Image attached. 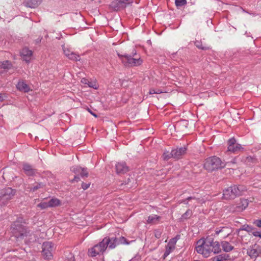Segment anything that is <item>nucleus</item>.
<instances>
[{
	"instance_id": "f257e3e1",
	"label": "nucleus",
	"mask_w": 261,
	"mask_h": 261,
	"mask_svg": "<svg viewBox=\"0 0 261 261\" xmlns=\"http://www.w3.org/2000/svg\"><path fill=\"white\" fill-rule=\"evenodd\" d=\"M212 243H213L212 238L200 239L196 242L195 250L198 253L202 255L203 257H207L212 253V250H211Z\"/></svg>"
},
{
	"instance_id": "f03ea898",
	"label": "nucleus",
	"mask_w": 261,
	"mask_h": 261,
	"mask_svg": "<svg viewBox=\"0 0 261 261\" xmlns=\"http://www.w3.org/2000/svg\"><path fill=\"white\" fill-rule=\"evenodd\" d=\"M226 166V163L222 161L218 157L213 156L207 158L204 163V168L208 171L223 168Z\"/></svg>"
},
{
	"instance_id": "7ed1b4c3",
	"label": "nucleus",
	"mask_w": 261,
	"mask_h": 261,
	"mask_svg": "<svg viewBox=\"0 0 261 261\" xmlns=\"http://www.w3.org/2000/svg\"><path fill=\"white\" fill-rule=\"evenodd\" d=\"M122 63L125 66L134 67L138 66L142 64L143 60L140 58H134L136 55V52L133 53L132 55L128 54L121 55L117 54Z\"/></svg>"
},
{
	"instance_id": "20e7f679",
	"label": "nucleus",
	"mask_w": 261,
	"mask_h": 261,
	"mask_svg": "<svg viewBox=\"0 0 261 261\" xmlns=\"http://www.w3.org/2000/svg\"><path fill=\"white\" fill-rule=\"evenodd\" d=\"M103 240H106L105 242V246H106V249L107 247H109L110 249H114L116 247L117 245H118L121 244H126L128 243L126 242V239L123 237H120L119 238H117L116 237H106Z\"/></svg>"
},
{
	"instance_id": "39448f33",
	"label": "nucleus",
	"mask_w": 261,
	"mask_h": 261,
	"mask_svg": "<svg viewBox=\"0 0 261 261\" xmlns=\"http://www.w3.org/2000/svg\"><path fill=\"white\" fill-rule=\"evenodd\" d=\"M106 240H102L98 244L94 245L88 250V255L91 257H95L97 255L102 254L106 249L105 242Z\"/></svg>"
},
{
	"instance_id": "423d86ee",
	"label": "nucleus",
	"mask_w": 261,
	"mask_h": 261,
	"mask_svg": "<svg viewBox=\"0 0 261 261\" xmlns=\"http://www.w3.org/2000/svg\"><path fill=\"white\" fill-rule=\"evenodd\" d=\"M12 232L16 237H21L24 234V228L22 224V219L19 218L11 226Z\"/></svg>"
},
{
	"instance_id": "0eeeda50",
	"label": "nucleus",
	"mask_w": 261,
	"mask_h": 261,
	"mask_svg": "<svg viewBox=\"0 0 261 261\" xmlns=\"http://www.w3.org/2000/svg\"><path fill=\"white\" fill-rule=\"evenodd\" d=\"M54 244L50 242H46L42 245V255L43 257L47 260L53 257L52 252L54 250Z\"/></svg>"
},
{
	"instance_id": "6e6552de",
	"label": "nucleus",
	"mask_w": 261,
	"mask_h": 261,
	"mask_svg": "<svg viewBox=\"0 0 261 261\" xmlns=\"http://www.w3.org/2000/svg\"><path fill=\"white\" fill-rule=\"evenodd\" d=\"M15 194V190L10 187H6L0 190V200L5 205V200H9L12 198Z\"/></svg>"
},
{
	"instance_id": "1a4fd4ad",
	"label": "nucleus",
	"mask_w": 261,
	"mask_h": 261,
	"mask_svg": "<svg viewBox=\"0 0 261 261\" xmlns=\"http://www.w3.org/2000/svg\"><path fill=\"white\" fill-rule=\"evenodd\" d=\"M227 151L233 153H238L244 149L240 144L237 142L234 138H231L227 142Z\"/></svg>"
},
{
	"instance_id": "9d476101",
	"label": "nucleus",
	"mask_w": 261,
	"mask_h": 261,
	"mask_svg": "<svg viewBox=\"0 0 261 261\" xmlns=\"http://www.w3.org/2000/svg\"><path fill=\"white\" fill-rule=\"evenodd\" d=\"M180 235L177 234L174 238L170 239L166 247V250L163 255L164 258H165L171 253L175 248V245L177 241L180 239Z\"/></svg>"
},
{
	"instance_id": "9b49d317",
	"label": "nucleus",
	"mask_w": 261,
	"mask_h": 261,
	"mask_svg": "<svg viewBox=\"0 0 261 261\" xmlns=\"http://www.w3.org/2000/svg\"><path fill=\"white\" fill-rule=\"evenodd\" d=\"M62 48L64 55L69 59L73 61H80V56L76 54V53H74L73 51H71L69 47L66 46L65 45H63L62 46Z\"/></svg>"
},
{
	"instance_id": "f8f14e48",
	"label": "nucleus",
	"mask_w": 261,
	"mask_h": 261,
	"mask_svg": "<svg viewBox=\"0 0 261 261\" xmlns=\"http://www.w3.org/2000/svg\"><path fill=\"white\" fill-rule=\"evenodd\" d=\"M236 243L237 239L233 238L230 241V242L228 241H222L221 242V245L224 251L228 252L233 249V245H236Z\"/></svg>"
},
{
	"instance_id": "ddd939ff",
	"label": "nucleus",
	"mask_w": 261,
	"mask_h": 261,
	"mask_svg": "<svg viewBox=\"0 0 261 261\" xmlns=\"http://www.w3.org/2000/svg\"><path fill=\"white\" fill-rule=\"evenodd\" d=\"M186 150L187 148L185 147L174 149L171 151V155L174 159H178L185 154Z\"/></svg>"
},
{
	"instance_id": "4468645a",
	"label": "nucleus",
	"mask_w": 261,
	"mask_h": 261,
	"mask_svg": "<svg viewBox=\"0 0 261 261\" xmlns=\"http://www.w3.org/2000/svg\"><path fill=\"white\" fill-rule=\"evenodd\" d=\"M116 171L117 174H124L128 171V167L125 162H119L115 165Z\"/></svg>"
},
{
	"instance_id": "2eb2a0df",
	"label": "nucleus",
	"mask_w": 261,
	"mask_h": 261,
	"mask_svg": "<svg viewBox=\"0 0 261 261\" xmlns=\"http://www.w3.org/2000/svg\"><path fill=\"white\" fill-rule=\"evenodd\" d=\"M233 186L229 187L223 191V197L226 199H234L236 197Z\"/></svg>"
},
{
	"instance_id": "dca6fc26",
	"label": "nucleus",
	"mask_w": 261,
	"mask_h": 261,
	"mask_svg": "<svg viewBox=\"0 0 261 261\" xmlns=\"http://www.w3.org/2000/svg\"><path fill=\"white\" fill-rule=\"evenodd\" d=\"M257 248L258 246L256 245L250 246L247 250V254L252 258H256L260 253Z\"/></svg>"
},
{
	"instance_id": "f3484780",
	"label": "nucleus",
	"mask_w": 261,
	"mask_h": 261,
	"mask_svg": "<svg viewBox=\"0 0 261 261\" xmlns=\"http://www.w3.org/2000/svg\"><path fill=\"white\" fill-rule=\"evenodd\" d=\"M22 169L28 176H33L37 173L36 170L31 165L27 163L23 164Z\"/></svg>"
},
{
	"instance_id": "a211bd4d",
	"label": "nucleus",
	"mask_w": 261,
	"mask_h": 261,
	"mask_svg": "<svg viewBox=\"0 0 261 261\" xmlns=\"http://www.w3.org/2000/svg\"><path fill=\"white\" fill-rule=\"evenodd\" d=\"M32 55V52L31 50H29L28 48H24L21 51V56L23 59L27 62H29Z\"/></svg>"
},
{
	"instance_id": "6ab92c4d",
	"label": "nucleus",
	"mask_w": 261,
	"mask_h": 261,
	"mask_svg": "<svg viewBox=\"0 0 261 261\" xmlns=\"http://www.w3.org/2000/svg\"><path fill=\"white\" fill-rule=\"evenodd\" d=\"M232 186L236 197L242 195L247 190V188L243 185H233Z\"/></svg>"
},
{
	"instance_id": "aec40b11",
	"label": "nucleus",
	"mask_w": 261,
	"mask_h": 261,
	"mask_svg": "<svg viewBox=\"0 0 261 261\" xmlns=\"http://www.w3.org/2000/svg\"><path fill=\"white\" fill-rule=\"evenodd\" d=\"M81 82L84 85H87L89 87L92 88L94 89H98V85L96 81H89L86 78H83L81 79Z\"/></svg>"
},
{
	"instance_id": "412c9836",
	"label": "nucleus",
	"mask_w": 261,
	"mask_h": 261,
	"mask_svg": "<svg viewBox=\"0 0 261 261\" xmlns=\"http://www.w3.org/2000/svg\"><path fill=\"white\" fill-rule=\"evenodd\" d=\"M215 232L216 234H219L221 232H224L223 238H225L229 236L231 233V230L230 229L227 227H222L216 228Z\"/></svg>"
},
{
	"instance_id": "4be33fe9",
	"label": "nucleus",
	"mask_w": 261,
	"mask_h": 261,
	"mask_svg": "<svg viewBox=\"0 0 261 261\" xmlns=\"http://www.w3.org/2000/svg\"><path fill=\"white\" fill-rule=\"evenodd\" d=\"M16 87L18 90L24 92H28L30 90L29 86L23 81H19Z\"/></svg>"
},
{
	"instance_id": "5701e85b",
	"label": "nucleus",
	"mask_w": 261,
	"mask_h": 261,
	"mask_svg": "<svg viewBox=\"0 0 261 261\" xmlns=\"http://www.w3.org/2000/svg\"><path fill=\"white\" fill-rule=\"evenodd\" d=\"M42 0H25L24 4L26 7L35 8L41 2Z\"/></svg>"
},
{
	"instance_id": "b1692460",
	"label": "nucleus",
	"mask_w": 261,
	"mask_h": 261,
	"mask_svg": "<svg viewBox=\"0 0 261 261\" xmlns=\"http://www.w3.org/2000/svg\"><path fill=\"white\" fill-rule=\"evenodd\" d=\"M161 219V217L156 215H151L148 216L147 220L148 224H158Z\"/></svg>"
},
{
	"instance_id": "393cba45",
	"label": "nucleus",
	"mask_w": 261,
	"mask_h": 261,
	"mask_svg": "<svg viewBox=\"0 0 261 261\" xmlns=\"http://www.w3.org/2000/svg\"><path fill=\"white\" fill-rule=\"evenodd\" d=\"M211 250H212V252H213L215 254L219 253L221 250L219 243L217 241L214 242L213 239V243H212V248H211Z\"/></svg>"
},
{
	"instance_id": "a878e982",
	"label": "nucleus",
	"mask_w": 261,
	"mask_h": 261,
	"mask_svg": "<svg viewBox=\"0 0 261 261\" xmlns=\"http://www.w3.org/2000/svg\"><path fill=\"white\" fill-rule=\"evenodd\" d=\"M191 201V205H193V206H196L198 203H200V199L199 198H196L195 197H189L186 200L184 201V202L186 204H188V202L187 201Z\"/></svg>"
},
{
	"instance_id": "bb28decb",
	"label": "nucleus",
	"mask_w": 261,
	"mask_h": 261,
	"mask_svg": "<svg viewBox=\"0 0 261 261\" xmlns=\"http://www.w3.org/2000/svg\"><path fill=\"white\" fill-rule=\"evenodd\" d=\"M49 207L59 206L61 204V201L56 198H53L48 201Z\"/></svg>"
},
{
	"instance_id": "cd10ccee",
	"label": "nucleus",
	"mask_w": 261,
	"mask_h": 261,
	"mask_svg": "<svg viewBox=\"0 0 261 261\" xmlns=\"http://www.w3.org/2000/svg\"><path fill=\"white\" fill-rule=\"evenodd\" d=\"M44 186L45 185L42 182H36L32 187H30V191L34 192L40 188H43Z\"/></svg>"
},
{
	"instance_id": "c85d7f7f",
	"label": "nucleus",
	"mask_w": 261,
	"mask_h": 261,
	"mask_svg": "<svg viewBox=\"0 0 261 261\" xmlns=\"http://www.w3.org/2000/svg\"><path fill=\"white\" fill-rule=\"evenodd\" d=\"M254 230V228L250 225L245 224L243 225L240 228L238 229V231L245 230L248 232H251L252 230Z\"/></svg>"
},
{
	"instance_id": "c756f323",
	"label": "nucleus",
	"mask_w": 261,
	"mask_h": 261,
	"mask_svg": "<svg viewBox=\"0 0 261 261\" xmlns=\"http://www.w3.org/2000/svg\"><path fill=\"white\" fill-rule=\"evenodd\" d=\"M188 125V121L186 120H181L177 122L175 125V127H179L180 126H184L187 127Z\"/></svg>"
},
{
	"instance_id": "7c9ffc66",
	"label": "nucleus",
	"mask_w": 261,
	"mask_h": 261,
	"mask_svg": "<svg viewBox=\"0 0 261 261\" xmlns=\"http://www.w3.org/2000/svg\"><path fill=\"white\" fill-rule=\"evenodd\" d=\"M12 66L11 62L9 61H5L2 63L1 67L4 69H9Z\"/></svg>"
},
{
	"instance_id": "2f4dec72",
	"label": "nucleus",
	"mask_w": 261,
	"mask_h": 261,
	"mask_svg": "<svg viewBox=\"0 0 261 261\" xmlns=\"http://www.w3.org/2000/svg\"><path fill=\"white\" fill-rule=\"evenodd\" d=\"M248 202L247 200L243 199V200H241V203H240V205H239L238 207L241 210H244L248 206Z\"/></svg>"
},
{
	"instance_id": "473e14b6",
	"label": "nucleus",
	"mask_w": 261,
	"mask_h": 261,
	"mask_svg": "<svg viewBox=\"0 0 261 261\" xmlns=\"http://www.w3.org/2000/svg\"><path fill=\"white\" fill-rule=\"evenodd\" d=\"M82 170V167L80 166H73L71 168V170L77 174H80Z\"/></svg>"
},
{
	"instance_id": "72a5a7b5",
	"label": "nucleus",
	"mask_w": 261,
	"mask_h": 261,
	"mask_svg": "<svg viewBox=\"0 0 261 261\" xmlns=\"http://www.w3.org/2000/svg\"><path fill=\"white\" fill-rule=\"evenodd\" d=\"M195 45L198 48H200V49H203V50H206V49L208 48L207 47L203 46L202 44V43L201 42L198 41H196L195 42Z\"/></svg>"
},
{
	"instance_id": "f704fd0d",
	"label": "nucleus",
	"mask_w": 261,
	"mask_h": 261,
	"mask_svg": "<svg viewBox=\"0 0 261 261\" xmlns=\"http://www.w3.org/2000/svg\"><path fill=\"white\" fill-rule=\"evenodd\" d=\"M37 207H40L41 209H45L49 207L48 202H41L37 205Z\"/></svg>"
},
{
	"instance_id": "c9c22d12",
	"label": "nucleus",
	"mask_w": 261,
	"mask_h": 261,
	"mask_svg": "<svg viewBox=\"0 0 261 261\" xmlns=\"http://www.w3.org/2000/svg\"><path fill=\"white\" fill-rule=\"evenodd\" d=\"M175 4L177 7H181L187 4L186 0H175Z\"/></svg>"
},
{
	"instance_id": "e433bc0d",
	"label": "nucleus",
	"mask_w": 261,
	"mask_h": 261,
	"mask_svg": "<svg viewBox=\"0 0 261 261\" xmlns=\"http://www.w3.org/2000/svg\"><path fill=\"white\" fill-rule=\"evenodd\" d=\"M225 259V256L223 255H219L213 258V261H222Z\"/></svg>"
},
{
	"instance_id": "4c0bfd02",
	"label": "nucleus",
	"mask_w": 261,
	"mask_h": 261,
	"mask_svg": "<svg viewBox=\"0 0 261 261\" xmlns=\"http://www.w3.org/2000/svg\"><path fill=\"white\" fill-rule=\"evenodd\" d=\"M80 175L82 177H87L88 176V172H87V169L82 168V170L81 171Z\"/></svg>"
},
{
	"instance_id": "58836bf2",
	"label": "nucleus",
	"mask_w": 261,
	"mask_h": 261,
	"mask_svg": "<svg viewBox=\"0 0 261 261\" xmlns=\"http://www.w3.org/2000/svg\"><path fill=\"white\" fill-rule=\"evenodd\" d=\"M65 261H75L73 254L71 253H69L66 257Z\"/></svg>"
},
{
	"instance_id": "ea45409f",
	"label": "nucleus",
	"mask_w": 261,
	"mask_h": 261,
	"mask_svg": "<svg viewBox=\"0 0 261 261\" xmlns=\"http://www.w3.org/2000/svg\"><path fill=\"white\" fill-rule=\"evenodd\" d=\"M163 92L160 90V89H150L149 90V94H160L162 93Z\"/></svg>"
},
{
	"instance_id": "a19ab883",
	"label": "nucleus",
	"mask_w": 261,
	"mask_h": 261,
	"mask_svg": "<svg viewBox=\"0 0 261 261\" xmlns=\"http://www.w3.org/2000/svg\"><path fill=\"white\" fill-rule=\"evenodd\" d=\"M163 158L164 160H167L170 158L172 157L171 155V152H169V151L165 152L163 155Z\"/></svg>"
},
{
	"instance_id": "79ce46f5",
	"label": "nucleus",
	"mask_w": 261,
	"mask_h": 261,
	"mask_svg": "<svg viewBox=\"0 0 261 261\" xmlns=\"http://www.w3.org/2000/svg\"><path fill=\"white\" fill-rule=\"evenodd\" d=\"M162 233V231L160 229L154 230V236L157 239H159L161 237Z\"/></svg>"
},
{
	"instance_id": "37998d69",
	"label": "nucleus",
	"mask_w": 261,
	"mask_h": 261,
	"mask_svg": "<svg viewBox=\"0 0 261 261\" xmlns=\"http://www.w3.org/2000/svg\"><path fill=\"white\" fill-rule=\"evenodd\" d=\"M251 233L254 237H258L261 238V232L253 230L252 231Z\"/></svg>"
},
{
	"instance_id": "c03bdc74",
	"label": "nucleus",
	"mask_w": 261,
	"mask_h": 261,
	"mask_svg": "<svg viewBox=\"0 0 261 261\" xmlns=\"http://www.w3.org/2000/svg\"><path fill=\"white\" fill-rule=\"evenodd\" d=\"M253 224L258 227H261V220H256L253 222Z\"/></svg>"
},
{
	"instance_id": "a18cd8bd",
	"label": "nucleus",
	"mask_w": 261,
	"mask_h": 261,
	"mask_svg": "<svg viewBox=\"0 0 261 261\" xmlns=\"http://www.w3.org/2000/svg\"><path fill=\"white\" fill-rule=\"evenodd\" d=\"M89 186H90L89 183L87 184V183L83 182L82 184V187L84 190L87 189L89 187Z\"/></svg>"
},
{
	"instance_id": "49530a36",
	"label": "nucleus",
	"mask_w": 261,
	"mask_h": 261,
	"mask_svg": "<svg viewBox=\"0 0 261 261\" xmlns=\"http://www.w3.org/2000/svg\"><path fill=\"white\" fill-rule=\"evenodd\" d=\"M87 110L88 111V112L91 114H92L93 116H94L95 117H97V115L95 114V113H93L89 108L87 109Z\"/></svg>"
},
{
	"instance_id": "de8ad7c7",
	"label": "nucleus",
	"mask_w": 261,
	"mask_h": 261,
	"mask_svg": "<svg viewBox=\"0 0 261 261\" xmlns=\"http://www.w3.org/2000/svg\"><path fill=\"white\" fill-rule=\"evenodd\" d=\"M129 261H140V257L139 256L135 257L134 258H132Z\"/></svg>"
},
{
	"instance_id": "09e8293b",
	"label": "nucleus",
	"mask_w": 261,
	"mask_h": 261,
	"mask_svg": "<svg viewBox=\"0 0 261 261\" xmlns=\"http://www.w3.org/2000/svg\"><path fill=\"white\" fill-rule=\"evenodd\" d=\"M229 163H233V164L236 163V159H235V158H234V159H233V160H232L230 162H227V163H226V165L227 164H229Z\"/></svg>"
},
{
	"instance_id": "8fccbe9b",
	"label": "nucleus",
	"mask_w": 261,
	"mask_h": 261,
	"mask_svg": "<svg viewBox=\"0 0 261 261\" xmlns=\"http://www.w3.org/2000/svg\"><path fill=\"white\" fill-rule=\"evenodd\" d=\"M79 179H80V178H79V176H74V180H75L76 181H77L79 180Z\"/></svg>"
},
{
	"instance_id": "3c124183",
	"label": "nucleus",
	"mask_w": 261,
	"mask_h": 261,
	"mask_svg": "<svg viewBox=\"0 0 261 261\" xmlns=\"http://www.w3.org/2000/svg\"><path fill=\"white\" fill-rule=\"evenodd\" d=\"M3 100V96L2 94L0 93V101Z\"/></svg>"
},
{
	"instance_id": "603ef678",
	"label": "nucleus",
	"mask_w": 261,
	"mask_h": 261,
	"mask_svg": "<svg viewBox=\"0 0 261 261\" xmlns=\"http://www.w3.org/2000/svg\"><path fill=\"white\" fill-rule=\"evenodd\" d=\"M188 213V211H187L183 215V217H185V216H187V214Z\"/></svg>"
},
{
	"instance_id": "864d4df0",
	"label": "nucleus",
	"mask_w": 261,
	"mask_h": 261,
	"mask_svg": "<svg viewBox=\"0 0 261 261\" xmlns=\"http://www.w3.org/2000/svg\"><path fill=\"white\" fill-rule=\"evenodd\" d=\"M41 38H39L37 40V42H40L41 41Z\"/></svg>"
},
{
	"instance_id": "5fc2aeb1",
	"label": "nucleus",
	"mask_w": 261,
	"mask_h": 261,
	"mask_svg": "<svg viewBox=\"0 0 261 261\" xmlns=\"http://www.w3.org/2000/svg\"><path fill=\"white\" fill-rule=\"evenodd\" d=\"M127 180H128V181H127V182H125V185H128V182H129V181L130 179L128 178Z\"/></svg>"
}]
</instances>
